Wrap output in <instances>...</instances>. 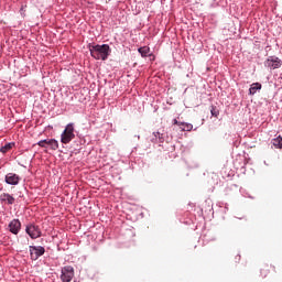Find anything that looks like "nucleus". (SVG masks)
<instances>
[{"instance_id":"obj_20","label":"nucleus","mask_w":282,"mask_h":282,"mask_svg":"<svg viewBox=\"0 0 282 282\" xmlns=\"http://www.w3.org/2000/svg\"><path fill=\"white\" fill-rule=\"evenodd\" d=\"M155 135V138H158V135H160V132H156V134H154Z\"/></svg>"},{"instance_id":"obj_4","label":"nucleus","mask_w":282,"mask_h":282,"mask_svg":"<svg viewBox=\"0 0 282 282\" xmlns=\"http://www.w3.org/2000/svg\"><path fill=\"white\" fill-rule=\"evenodd\" d=\"M74 279V267L66 265L62 268L61 281L62 282H72Z\"/></svg>"},{"instance_id":"obj_18","label":"nucleus","mask_w":282,"mask_h":282,"mask_svg":"<svg viewBox=\"0 0 282 282\" xmlns=\"http://www.w3.org/2000/svg\"><path fill=\"white\" fill-rule=\"evenodd\" d=\"M37 144L39 147L45 148V144H47V140H42Z\"/></svg>"},{"instance_id":"obj_13","label":"nucleus","mask_w":282,"mask_h":282,"mask_svg":"<svg viewBox=\"0 0 282 282\" xmlns=\"http://www.w3.org/2000/svg\"><path fill=\"white\" fill-rule=\"evenodd\" d=\"M273 147H275V149H282V137L281 135L273 139Z\"/></svg>"},{"instance_id":"obj_7","label":"nucleus","mask_w":282,"mask_h":282,"mask_svg":"<svg viewBox=\"0 0 282 282\" xmlns=\"http://www.w3.org/2000/svg\"><path fill=\"white\" fill-rule=\"evenodd\" d=\"M25 231L31 239H39V237H41V228H39L36 225L26 226Z\"/></svg>"},{"instance_id":"obj_16","label":"nucleus","mask_w":282,"mask_h":282,"mask_svg":"<svg viewBox=\"0 0 282 282\" xmlns=\"http://www.w3.org/2000/svg\"><path fill=\"white\" fill-rule=\"evenodd\" d=\"M139 53L141 54V56H147V54H149V47L148 46L140 47Z\"/></svg>"},{"instance_id":"obj_15","label":"nucleus","mask_w":282,"mask_h":282,"mask_svg":"<svg viewBox=\"0 0 282 282\" xmlns=\"http://www.w3.org/2000/svg\"><path fill=\"white\" fill-rule=\"evenodd\" d=\"M183 131H193V126L191 123H181V128Z\"/></svg>"},{"instance_id":"obj_3","label":"nucleus","mask_w":282,"mask_h":282,"mask_svg":"<svg viewBox=\"0 0 282 282\" xmlns=\"http://www.w3.org/2000/svg\"><path fill=\"white\" fill-rule=\"evenodd\" d=\"M29 250L32 261H36L40 257L45 254V248L41 246H30Z\"/></svg>"},{"instance_id":"obj_19","label":"nucleus","mask_w":282,"mask_h":282,"mask_svg":"<svg viewBox=\"0 0 282 282\" xmlns=\"http://www.w3.org/2000/svg\"><path fill=\"white\" fill-rule=\"evenodd\" d=\"M174 124H178V127H181L182 122L177 121V119H174Z\"/></svg>"},{"instance_id":"obj_9","label":"nucleus","mask_w":282,"mask_h":282,"mask_svg":"<svg viewBox=\"0 0 282 282\" xmlns=\"http://www.w3.org/2000/svg\"><path fill=\"white\" fill-rule=\"evenodd\" d=\"M0 202L1 204H7L8 206H12L14 204L15 198L9 193H2L0 194Z\"/></svg>"},{"instance_id":"obj_5","label":"nucleus","mask_w":282,"mask_h":282,"mask_svg":"<svg viewBox=\"0 0 282 282\" xmlns=\"http://www.w3.org/2000/svg\"><path fill=\"white\" fill-rule=\"evenodd\" d=\"M265 67H269V69H279L282 65L281 58L276 56H270L268 59L264 62Z\"/></svg>"},{"instance_id":"obj_12","label":"nucleus","mask_w":282,"mask_h":282,"mask_svg":"<svg viewBox=\"0 0 282 282\" xmlns=\"http://www.w3.org/2000/svg\"><path fill=\"white\" fill-rule=\"evenodd\" d=\"M46 144L51 147L53 151H56V149H58V141H56L55 139L46 140Z\"/></svg>"},{"instance_id":"obj_6","label":"nucleus","mask_w":282,"mask_h":282,"mask_svg":"<svg viewBox=\"0 0 282 282\" xmlns=\"http://www.w3.org/2000/svg\"><path fill=\"white\" fill-rule=\"evenodd\" d=\"M260 274L262 279H268V276H272V274H276V267L272 264H263Z\"/></svg>"},{"instance_id":"obj_8","label":"nucleus","mask_w":282,"mask_h":282,"mask_svg":"<svg viewBox=\"0 0 282 282\" xmlns=\"http://www.w3.org/2000/svg\"><path fill=\"white\" fill-rule=\"evenodd\" d=\"M4 182L11 186H17L21 182V176L14 173H8L4 177Z\"/></svg>"},{"instance_id":"obj_14","label":"nucleus","mask_w":282,"mask_h":282,"mask_svg":"<svg viewBox=\"0 0 282 282\" xmlns=\"http://www.w3.org/2000/svg\"><path fill=\"white\" fill-rule=\"evenodd\" d=\"M14 147V143H7L4 147L0 149L1 153H8L12 148Z\"/></svg>"},{"instance_id":"obj_1","label":"nucleus","mask_w":282,"mask_h":282,"mask_svg":"<svg viewBox=\"0 0 282 282\" xmlns=\"http://www.w3.org/2000/svg\"><path fill=\"white\" fill-rule=\"evenodd\" d=\"M89 52L96 61H107L109 54H111V47H109V44L89 45Z\"/></svg>"},{"instance_id":"obj_11","label":"nucleus","mask_w":282,"mask_h":282,"mask_svg":"<svg viewBox=\"0 0 282 282\" xmlns=\"http://www.w3.org/2000/svg\"><path fill=\"white\" fill-rule=\"evenodd\" d=\"M259 89H261V84L260 83H253L249 89V94L250 96H254L257 94V91H259Z\"/></svg>"},{"instance_id":"obj_2","label":"nucleus","mask_w":282,"mask_h":282,"mask_svg":"<svg viewBox=\"0 0 282 282\" xmlns=\"http://www.w3.org/2000/svg\"><path fill=\"white\" fill-rule=\"evenodd\" d=\"M74 138H76V134H74V123H68L61 135V142L62 144H69Z\"/></svg>"},{"instance_id":"obj_17","label":"nucleus","mask_w":282,"mask_h":282,"mask_svg":"<svg viewBox=\"0 0 282 282\" xmlns=\"http://www.w3.org/2000/svg\"><path fill=\"white\" fill-rule=\"evenodd\" d=\"M210 113L214 116V118H217V116H219V109H217L215 106H212Z\"/></svg>"},{"instance_id":"obj_10","label":"nucleus","mask_w":282,"mask_h":282,"mask_svg":"<svg viewBox=\"0 0 282 282\" xmlns=\"http://www.w3.org/2000/svg\"><path fill=\"white\" fill-rule=\"evenodd\" d=\"M9 230L12 235H19V230H21V221L19 219H13L9 224Z\"/></svg>"}]
</instances>
